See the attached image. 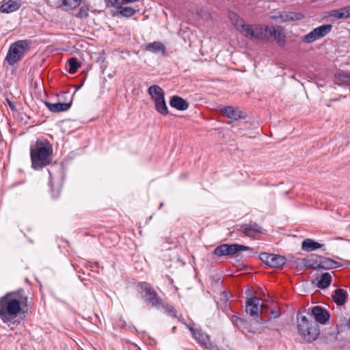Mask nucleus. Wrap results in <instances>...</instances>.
<instances>
[{
	"mask_svg": "<svg viewBox=\"0 0 350 350\" xmlns=\"http://www.w3.org/2000/svg\"><path fill=\"white\" fill-rule=\"evenodd\" d=\"M27 297L23 291L8 293L0 298V318L5 323H14V319L27 305Z\"/></svg>",
	"mask_w": 350,
	"mask_h": 350,
	"instance_id": "obj_1",
	"label": "nucleus"
},
{
	"mask_svg": "<svg viewBox=\"0 0 350 350\" xmlns=\"http://www.w3.org/2000/svg\"><path fill=\"white\" fill-rule=\"evenodd\" d=\"M53 148L47 140H38L30 147V155L32 167L34 169L42 168L51 163Z\"/></svg>",
	"mask_w": 350,
	"mask_h": 350,
	"instance_id": "obj_2",
	"label": "nucleus"
},
{
	"mask_svg": "<svg viewBox=\"0 0 350 350\" xmlns=\"http://www.w3.org/2000/svg\"><path fill=\"white\" fill-rule=\"evenodd\" d=\"M297 326L299 334L308 342L315 340L320 334L317 323L314 321H309L300 312L297 314Z\"/></svg>",
	"mask_w": 350,
	"mask_h": 350,
	"instance_id": "obj_3",
	"label": "nucleus"
},
{
	"mask_svg": "<svg viewBox=\"0 0 350 350\" xmlns=\"http://www.w3.org/2000/svg\"><path fill=\"white\" fill-rule=\"evenodd\" d=\"M31 45V41L29 40L14 42L10 46L5 60L10 66H14L29 51Z\"/></svg>",
	"mask_w": 350,
	"mask_h": 350,
	"instance_id": "obj_4",
	"label": "nucleus"
},
{
	"mask_svg": "<svg viewBox=\"0 0 350 350\" xmlns=\"http://www.w3.org/2000/svg\"><path fill=\"white\" fill-rule=\"evenodd\" d=\"M138 286L141 288L142 298L144 301L154 308H160L163 300L154 289L147 282H141Z\"/></svg>",
	"mask_w": 350,
	"mask_h": 350,
	"instance_id": "obj_5",
	"label": "nucleus"
},
{
	"mask_svg": "<svg viewBox=\"0 0 350 350\" xmlns=\"http://www.w3.org/2000/svg\"><path fill=\"white\" fill-rule=\"evenodd\" d=\"M267 305L261 303V299L253 296L247 299L245 302V312L249 314L259 324H264L265 321L259 315V312H263Z\"/></svg>",
	"mask_w": 350,
	"mask_h": 350,
	"instance_id": "obj_6",
	"label": "nucleus"
},
{
	"mask_svg": "<svg viewBox=\"0 0 350 350\" xmlns=\"http://www.w3.org/2000/svg\"><path fill=\"white\" fill-rule=\"evenodd\" d=\"M252 250V248L238 243L222 244L216 247L213 254L217 256L238 255L241 252Z\"/></svg>",
	"mask_w": 350,
	"mask_h": 350,
	"instance_id": "obj_7",
	"label": "nucleus"
},
{
	"mask_svg": "<svg viewBox=\"0 0 350 350\" xmlns=\"http://www.w3.org/2000/svg\"><path fill=\"white\" fill-rule=\"evenodd\" d=\"M333 28L331 24L322 25L307 33L302 38V42L305 43H312L329 34Z\"/></svg>",
	"mask_w": 350,
	"mask_h": 350,
	"instance_id": "obj_8",
	"label": "nucleus"
},
{
	"mask_svg": "<svg viewBox=\"0 0 350 350\" xmlns=\"http://www.w3.org/2000/svg\"><path fill=\"white\" fill-rule=\"evenodd\" d=\"M259 258L267 266L275 269L282 268L286 262L284 256L275 254L261 253Z\"/></svg>",
	"mask_w": 350,
	"mask_h": 350,
	"instance_id": "obj_9",
	"label": "nucleus"
},
{
	"mask_svg": "<svg viewBox=\"0 0 350 350\" xmlns=\"http://www.w3.org/2000/svg\"><path fill=\"white\" fill-rule=\"evenodd\" d=\"M311 314L314 317L316 323L326 324L330 318L329 313L324 308L317 306L311 310Z\"/></svg>",
	"mask_w": 350,
	"mask_h": 350,
	"instance_id": "obj_10",
	"label": "nucleus"
},
{
	"mask_svg": "<svg viewBox=\"0 0 350 350\" xmlns=\"http://www.w3.org/2000/svg\"><path fill=\"white\" fill-rule=\"evenodd\" d=\"M239 230L242 232L245 236L251 238H256L262 233L261 226L256 223L243 224L241 226V229Z\"/></svg>",
	"mask_w": 350,
	"mask_h": 350,
	"instance_id": "obj_11",
	"label": "nucleus"
},
{
	"mask_svg": "<svg viewBox=\"0 0 350 350\" xmlns=\"http://www.w3.org/2000/svg\"><path fill=\"white\" fill-rule=\"evenodd\" d=\"M220 111L222 115L233 120H237L244 118L242 111H241L239 108L232 106L222 107Z\"/></svg>",
	"mask_w": 350,
	"mask_h": 350,
	"instance_id": "obj_12",
	"label": "nucleus"
},
{
	"mask_svg": "<svg viewBox=\"0 0 350 350\" xmlns=\"http://www.w3.org/2000/svg\"><path fill=\"white\" fill-rule=\"evenodd\" d=\"M305 17L301 12L284 11L280 13L278 18L282 22H293L301 21Z\"/></svg>",
	"mask_w": 350,
	"mask_h": 350,
	"instance_id": "obj_13",
	"label": "nucleus"
},
{
	"mask_svg": "<svg viewBox=\"0 0 350 350\" xmlns=\"http://www.w3.org/2000/svg\"><path fill=\"white\" fill-rule=\"evenodd\" d=\"M20 0H4L0 7V12L2 13H11L18 10L21 8Z\"/></svg>",
	"mask_w": 350,
	"mask_h": 350,
	"instance_id": "obj_14",
	"label": "nucleus"
},
{
	"mask_svg": "<svg viewBox=\"0 0 350 350\" xmlns=\"http://www.w3.org/2000/svg\"><path fill=\"white\" fill-rule=\"evenodd\" d=\"M273 38L278 45L283 46L285 44V35L282 28L280 26H275L270 28L269 38Z\"/></svg>",
	"mask_w": 350,
	"mask_h": 350,
	"instance_id": "obj_15",
	"label": "nucleus"
},
{
	"mask_svg": "<svg viewBox=\"0 0 350 350\" xmlns=\"http://www.w3.org/2000/svg\"><path fill=\"white\" fill-rule=\"evenodd\" d=\"M44 105L51 112L59 113L68 110L72 105V102L51 103L49 101H44Z\"/></svg>",
	"mask_w": 350,
	"mask_h": 350,
	"instance_id": "obj_16",
	"label": "nucleus"
},
{
	"mask_svg": "<svg viewBox=\"0 0 350 350\" xmlns=\"http://www.w3.org/2000/svg\"><path fill=\"white\" fill-rule=\"evenodd\" d=\"M254 31V40H263L269 39V33L270 31L269 26L256 24Z\"/></svg>",
	"mask_w": 350,
	"mask_h": 350,
	"instance_id": "obj_17",
	"label": "nucleus"
},
{
	"mask_svg": "<svg viewBox=\"0 0 350 350\" xmlns=\"http://www.w3.org/2000/svg\"><path fill=\"white\" fill-rule=\"evenodd\" d=\"M170 105L172 107L180 111L186 110L189 107V104L186 100L178 96H173L170 98Z\"/></svg>",
	"mask_w": 350,
	"mask_h": 350,
	"instance_id": "obj_18",
	"label": "nucleus"
},
{
	"mask_svg": "<svg viewBox=\"0 0 350 350\" xmlns=\"http://www.w3.org/2000/svg\"><path fill=\"white\" fill-rule=\"evenodd\" d=\"M347 298V292L346 290L342 288H337L334 291L332 299L336 304V305L343 306L346 303Z\"/></svg>",
	"mask_w": 350,
	"mask_h": 350,
	"instance_id": "obj_19",
	"label": "nucleus"
},
{
	"mask_svg": "<svg viewBox=\"0 0 350 350\" xmlns=\"http://www.w3.org/2000/svg\"><path fill=\"white\" fill-rule=\"evenodd\" d=\"M322 246V244L311 239H306L301 243V250L307 252L314 251Z\"/></svg>",
	"mask_w": 350,
	"mask_h": 350,
	"instance_id": "obj_20",
	"label": "nucleus"
},
{
	"mask_svg": "<svg viewBox=\"0 0 350 350\" xmlns=\"http://www.w3.org/2000/svg\"><path fill=\"white\" fill-rule=\"evenodd\" d=\"M148 92L151 98L156 101L157 100H161V98H164L165 94L162 88L157 85H153L149 87L148 90Z\"/></svg>",
	"mask_w": 350,
	"mask_h": 350,
	"instance_id": "obj_21",
	"label": "nucleus"
},
{
	"mask_svg": "<svg viewBox=\"0 0 350 350\" xmlns=\"http://www.w3.org/2000/svg\"><path fill=\"white\" fill-rule=\"evenodd\" d=\"M144 49L153 53L161 52L163 55H165L166 52L165 45L161 42L149 43L145 46Z\"/></svg>",
	"mask_w": 350,
	"mask_h": 350,
	"instance_id": "obj_22",
	"label": "nucleus"
},
{
	"mask_svg": "<svg viewBox=\"0 0 350 350\" xmlns=\"http://www.w3.org/2000/svg\"><path fill=\"white\" fill-rule=\"evenodd\" d=\"M255 25L243 23L238 29L245 38L254 40Z\"/></svg>",
	"mask_w": 350,
	"mask_h": 350,
	"instance_id": "obj_23",
	"label": "nucleus"
},
{
	"mask_svg": "<svg viewBox=\"0 0 350 350\" xmlns=\"http://www.w3.org/2000/svg\"><path fill=\"white\" fill-rule=\"evenodd\" d=\"M336 82L338 85H350V73L344 71L337 72L334 75Z\"/></svg>",
	"mask_w": 350,
	"mask_h": 350,
	"instance_id": "obj_24",
	"label": "nucleus"
},
{
	"mask_svg": "<svg viewBox=\"0 0 350 350\" xmlns=\"http://www.w3.org/2000/svg\"><path fill=\"white\" fill-rule=\"evenodd\" d=\"M319 269H329L336 267L338 262L330 258L319 256Z\"/></svg>",
	"mask_w": 350,
	"mask_h": 350,
	"instance_id": "obj_25",
	"label": "nucleus"
},
{
	"mask_svg": "<svg viewBox=\"0 0 350 350\" xmlns=\"http://www.w3.org/2000/svg\"><path fill=\"white\" fill-rule=\"evenodd\" d=\"M319 256L311 254L305 258V267L312 269H318L319 268Z\"/></svg>",
	"mask_w": 350,
	"mask_h": 350,
	"instance_id": "obj_26",
	"label": "nucleus"
},
{
	"mask_svg": "<svg viewBox=\"0 0 350 350\" xmlns=\"http://www.w3.org/2000/svg\"><path fill=\"white\" fill-rule=\"evenodd\" d=\"M332 278L330 273L327 272L323 273L317 283V286L321 289L327 288L332 282Z\"/></svg>",
	"mask_w": 350,
	"mask_h": 350,
	"instance_id": "obj_27",
	"label": "nucleus"
},
{
	"mask_svg": "<svg viewBox=\"0 0 350 350\" xmlns=\"http://www.w3.org/2000/svg\"><path fill=\"white\" fill-rule=\"evenodd\" d=\"M154 103L155 109L159 113L163 116L168 114L169 111L165 101V98H162L161 100H157L154 101Z\"/></svg>",
	"mask_w": 350,
	"mask_h": 350,
	"instance_id": "obj_28",
	"label": "nucleus"
},
{
	"mask_svg": "<svg viewBox=\"0 0 350 350\" xmlns=\"http://www.w3.org/2000/svg\"><path fill=\"white\" fill-rule=\"evenodd\" d=\"M228 18L232 23V24L239 29L240 27L244 23V20L241 17H240L235 12H230L228 14Z\"/></svg>",
	"mask_w": 350,
	"mask_h": 350,
	"instance_id": "obj_29",
	"label": "nucleus"
},
{
	"mask_svg": "<svg viewBox=\"0 0 350 350\" xmlns=\"http://www.w3.org/2000/svg\"><path fill=\"white\" fill-rule=\"evenodd\" d=\"M232 321L234 326L238 327L240 330L243 331L244 329H247L248 326V323L242 319L241 318L239 317L238 316L233 315L232 317Z\"/></svg>",
	"mask_w": 350,
	"mask_h": 350,
	"instance_id": "obj_30",
	"label": "nucleus"
},
{
	"mask_svg": "<svg viewBox=\"0 0 350 350\" xmlns=\"http://www.w3.org/2000/svg\"><path fill=\"white\" fill-rule=\"evenodd\" d=\"M193 338L201 345H206L209 340V336L198 329L193 333Z\"/></svg>",
	"mask_w": 350,
	"mask_h": 350,
	"instance_id": "obj_31",
	"label": "nucleus"
},
{
	"mask_svg": "<svg viewBox=\"0 0 350 350\" xmlns=\"http://www.w3.org/2000/svg\"><path fill=\"white\" fill-rule=\"evenodd\" d=\"M136 12V10L131 7L126 6L119 8L118 14L124 17H131L133 16Z\"/></svg>",
	"mask_w": 350,
	"mask_h": 350,
	"instance_id": "obj_32",
	"label": "nucleus"
},
{
	"mask_svg": "<svg viewBox=\"0 0 350 350\" xmlns=\"http://www.w3.org/2000/svg\"><path fill=\"white\" fill-rule=\"evenodd\" d=\"M161 308H162L164 310V312L167 313L168 315L173 317H177L176 310L169 304L163 301V304H161Z\"/></svg>",
	"mask_w": 350,
	"mask_h": 350,
	"instance_id": "obj_33",
	"label": "nucleus"
},
{
	"mask_svg": "<svg viewBox=\"0 0 350 350\" xmlns=\"http://www.w3.org/2000/svg\"><path fill=\"white\" fill-rule=\"evenodd\" d=\"M69 63V69L68 72L70 74H74L77 70L78 68L79 67V64L78 63L77 59L75 57H71L68 60Z\"/></svg>",
	"mask_w": 350,
	"mask_h": 350,
	"instance_id": "obj_34",
	"label": "nucleus"
},
{
	"mask_svg": "<svg viewBox=\"0 0 350 350\" xmlns=\"http://www.w3.org/2000/svg\"><path fill=\"white\" fill-rule=\"evenodd\" d=\"M329 17H332L336 20L344 18V15L342 11V8L338 10H332L327 12Z\"/></svg>",
	"mask_w": 350,
	"mask_h": 350,
	"instance_id": "obj_35",
	"label": "nucleus"
},
{
	"mask_svg": "<svg viewBox=\"0 0 350 350\" xmlns=\"http://www.w3.org/2000/svg\"><path fill=\"white\" fill-rule=\"evenodd\" d=\"M81 2V0H63L62 4L67 6L69 9H74L78 7Z\"/></svg>",
	"mask_w": 350,
	"mask_h": 350,
	"instance_id": "obj_36",
	"label": "nucleus"
},
{
	"mask_svg": "<svg viewBox=\"0 0 350 350\" xmlns=\"http://www.w3.org/2000/svg\"><path fill=\"white\" fill-rule=\"evenodd\" d=\"M90 8L87 5H83L80 8V10L77 14H76V17L79 18H85L88 16Z\"/></svg>",
	"mask_w": 350,
	"mask_h": 350,
	"instance_id": "obj_37",
	"label": "nucleus"
},
{
	"mask_svg": "<svg viewBox=\"0 0 350 350\" xmlns=\"http://www.w3.org/2000/svg\"><path fill=\"white\" fill-rule=\"evenodd\" d=\"M293 263L297 267H305V258H296L293 260Z\"/></svg>",
	"mask_w": 350,
	"mask_h": 350,
	"instance_id": "obj_38",
	"label": "nucleus"
},
{
	"mask_svg": "<svg viewBox=\"0 0 350 350\" xmlns=\"http://www.w3.org/2000/svg\"><path fill=\"white\" fill-rule=\"evenodd\" d=\"M342 11L344 15V18L350 17V5L344 8H342Z\"/></svg>",
	"mask_w": 350,
	"mask_h": 350,
	"instance_id": "obj_39",
	"label": "nucleus"
},
{
	"mask_svg": "<svg viewBox=\"0 0 350 350\" xmlns=\"http://www.w3.org/2000/svg\"><path fill=\"white\" fill-rule=\"evenodd\" d=\"M270 313V310H269V306L267 305V308L265 307V308L263 309V312H259V315L262 317V315H266V316H268Z\"/></svg>",
	"mask_w": 350,
	"mask_h": 350,
	"instance_id": "obj_40",
	"label": "nucleus"
},
{
	"mask_svg": "<svg viewBox=\"0 0 350 350\" xmlns=\"http://www.w3.org/2000/svg\"><path fill=\"white\" fill-rule=\"evenodd\" d=\"M269 314L273 315L274 318H277L280 315V312L275 309H271Z\"/></svg>",
	"mask_w": 350,
	"mask_h": 350,
	"instance_id": "obj_41",
	"label": "nucleus"
},
{
	"mask_svg": "<svg viewBox=\"0 0 350 350\" xmlns=\"http://www.w3.org/2000/svg\"><path fill=\"white\" fill-rule=\"evenodd\" d=\"M138 1V0H122V3H129Z\"/></svg>",
	"mask_w": 350,
	"mask_h": 350,
	"instance_id": "obj_42",
	"label": "nucleus"
},
{
	"mask_svg": "<svg viewBox=\"0 0 350 350\" xmlns=\"http://www.w3.org/2000/svg\"><path fill=\"white\" fill-rule=\"evenodd\" d=\"M187 327L189 329V330L191 332L192 334L193 335V333L196 332L198 329H193L192 327L187 325Z\"/></svg>",
	"mask_w": 350,
	"mask_h": 350,
	"instance_id": "obj_43",
	"label": "nucleus"
},
{
	"mask_svg": "<svg viewBox=\"0 0 350 350\" xmlns=\"http://www.w3.org/2000/svg\"><path fill=\"white\" fill-rule=\"evenodd\" d=\"M176 326H174V327H172V333H175V332H176Z\"/></svg>",
	"mask_w": 350,
	"mask_h": 350,
	"instance_id": "obj_44",
	"label": "nucleus"
},
{
	"mask_svg": "<svg viewBox=\"0 0 350 350\" xmlns=\"http://www.w3.org/2000/svg\"><path fill=\"white\" fill-rule=\"evenodd\" d=\"M8 104H9L10 107L12 109H13V108H14V106H13L12 103L11 102H10L9 100H8Z\"/></svg>",
	"mask_w": 350,
	"mask_h": 350,
	"instance_id": "obj_45",
	"label": "nucleus"
},
{
	"mask_svg": "<svg viewBox=\"0 0 350 350\" xmlns=\"http://www.w3.org/2000/svg\"><path fill=\"white\" fill-rule=\"evenodd\" d=\"M113 4L118 3V0H114V2H112L111 0H109Z\"/></svg>",
	"mask_w": 350,
	"mask_h": 350,
	"instance_id": "obj_46",
	"label": "nucleus"
},
{
	"mask_svg": "<svg viewBox=\"0 0 350 350\" xmlns=\"http://www.w3.org/2000/svg\"><path fill=\"white\" fill-rule=\"evenodd\" d=\"M163 202H161V203L160 204L159 206V209H160V208H161V207H163Z\"/></svg>",
	"mask_w": 350,
	"mask_h": 350,
	"instance_id": "obj_47",
	"label": "nucleus"
},
{
	"mask_svg": "<svg viewBox=\"0 0 350 350\" xmlns=\"http://www.w3.org/2000/svg\"><path fill=\"white\" fill-rule=\"evenodd\" d=\"M347 326L350 328V318L348 321Z\"/></svg>",
	"mask_w": 350,
	"mask_h": 350,
	"instance_id": "obj_48",
	"label": "nucleus"
},
{
	"mask_svg": "<svg viewBox=\"0 0 350 350\" xmlns=\"http://www.w3.org/2000/svg\"><path fill=\"white\" fill-rule=\"evenodd\" d=\"M249 327H250V325L248 324L247 328L246 329H247V331L250 332Z\"/></svg>",
	"mask_w": 350,
	"mask_h": 350,
	"instance_id": "obj_49",
	"label": "nucleus"
},
{
	"mask_svg": "<svg viewBox=\"0 0 350 350\" xmlns=\"http://www.w3.org/2000/svg\"><path fill=\"white\" fill-rule=\"evenodd\" d=\"M58 195H59V192H57V193L56 196H53V198H57V197H58Z\"/></svg>",
	"mask_w": 350,
	"mask_h": 350,
	"instance_id": "obj_50",
	"label": "nucleus"
}]
</instances>
